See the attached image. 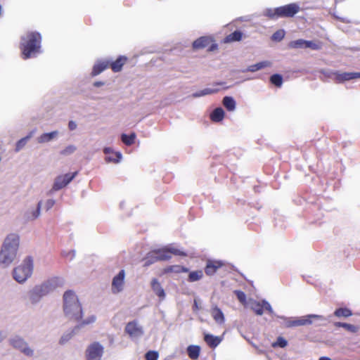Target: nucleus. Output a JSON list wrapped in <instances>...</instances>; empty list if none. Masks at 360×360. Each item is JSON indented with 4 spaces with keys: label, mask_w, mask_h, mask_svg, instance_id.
Here are the masks:
<instances>
[{
    "label": "nucleus",
    "mask_w": 360,
    "mask_h": 360,
    "mask_svg": "<svg viewBox=\"0 0 360 360\" xmlns=\"http://www.w3.org/2000/svg\"><path fill=\"white\" fill-rule=\"evenodd\" d=\"M33 132H30L27 136L18 140L15 143V151L19 152L26 145L27 141L32 138Z\"/></svg>",
    "instance_id": "32"
},
{
    "label": "nucleus",
    "mask_w": 360,
    "mask_h": 360,
    "mask_svg": "<svg viewBox=\"0 0 360 360\" xmlns=\"http://www.w3.org/2000/svg\"><path fill=\"white\" fill-rule=\"evenodd\" d=\"M300 11L298 3H290L274 8H266L263 11V15L272 20L281 18H292Z\"/></svg>",
    "instance_id": "7"
},
{
    "label": "nucleus",
    "mask_w": 360,
    "mask_h": 360,
    "mask_svg": "<svg viewBox=\"0 0 360 360\" xmlns=\"http://www.w3.org/2000/svg\"><path fill=\"white\" fill-rule=\"evenodd\" d=\"M104 84H105L104 82L96 81V82H94L93 86H95V87H100V86H103Z\"/></svg>",
    "instance_id": "56"
},
{
    "label": "nucleus",
    "mask_w": 360,
    "mask_h": 360,
    "mask_svg": "<svg viewBox=\"0 0 360 360\" xmlns=\"http://www.w3.org/2000/svg\"><path fill=\"white\" fill-rule=\"evenodd\" d=\"M34 269V261L31 256H27L22 263L13 269V279L18 283H24L31 277Z\"/></svg>",
    "instance_id": "8"
},
{
    "label": "nucleus",
    "mask_w": 360,
    "mask_h": 360,
    "mask_svg": "<svg viewBox=\"0 0 360 360\" xmlns=\"http://www.w3.org/2000/svg\"><path fill=\"white\" fill-rule=\"evenodd\" d=\"M188 268L180 265V273L188 272Z\"/></svg>",
    "instance_id": "57"
},
{
    "label": "nucleus",
    "mask_w": 360,
    "mask_h": 360,
    "mask_svg": "<svg viewBox=\"0 0 360 360\" xmlns=\"http://www.w3.org/2000/svg\"><path fill=\"white\" fill-rule=\"evenodd\" d=\"M332 15L334 18H335L338 20H340L342 22H344V23H351L352 22L351 20H349L347 18L340 17V15H337L335 13H333Z\"/></svg>",
    "instance_id": "52"
},
{
    "label": "nucleus",
    "mask_w": 360,
    "mask_h": 360,
    "mask_svg": "<svg viewBox=\"0 0 360 360\" xmlns=\"http://www.w3.org/2000/svg\"><path fill=\"white\" fill-rule=\"evenodd\" d=\"M42 206V200L37 202V207L34 209H29L25 214V217L28 221H34L37 219L41 214V210Z\"/></svg>",
    "instance_id": "22"
},
{
    "label": "nucleus",
    "mask_w": 360,
    "mask_h": 360,
    "mask_svg": "<svg viewBox=\"0 0 360 360\" xmlns=\"http://www.w3.org/2000/svg\"><path fill=\"white\" fill-rule=\"evenodd\" d=\"M96 320V317L95 315H91L84 320L80 319V321H77L78 323L76 325V329L79 330L80 328L85 326L94 323Z\"/></svg>",
    "instance_id": "36"
},
{
    "label": "nucleus",
    "mask_w": 360,
    "mask_h": 360,
    "mask_svg": "<svg viewBox=\"0 0 360 360\" xmlns=\"http://www.w3.org/2000/svg\"><path fill=\"white\" fill-rule=\"evenodd\" d=\"M334 326L336 327H342L345 328L347 330L355 333L358 331V327L347 323L344 322H335Z\"/></svg>",
    "instance_id": "37"
},
{
    "label": "nucleus",
    "mask_w": 360,
    "mask_h": 360,
    "mask_svg": "<svg viewBox=\"0 0 360 360\" xmlns=\"http://www.w3.org/2000/svg\"><path fill=\"white\" fill-rule=\"evenodd\" d=\"M41 35L37 31H29L21 36L20 49L22 58H35L41 53Z\"/></svg>",
    "instance_id": "1"
},
{
    "label": "nucleus",
    "mask_w": 360,
    "mask_h": 360,
    "mask_svg": "<svg viewBox=\"0 0 360 360\" xmlns=\"http://www.w3.org/2000/svg\"><path fill=\"white\" fill-rule=\"evenodd\" d=\"M65 283L62 277L51 278L39 285H36L28 292L30 301L32 304L40 302L42 297L55 290L57 288L61 287Z\"/></svg>",
    "instance_id": "3"
},
{
    "label": "nucleus",
    "mask_w": 360,
    "mask_h": 360,
    "mask_svg": "<svg viewBox=\"0 0 360 360\" xmlns=\"http://www.w3.org/2000/svg\"><path fill=\"white\" fill-rule=\"evenodd\" d=\"M125 278V271L121 269L117 275H115L112 281V292L117 294L123 290L124 283Z\"/></svg>",
    "instance_id": "13"
},
{
    "label": "nucleus",
    "mask_w": 360,
    "mask_h": 360,
    "mask_svg": "<svg viewBox=\"0 0 360 360\" xmlns=\"http://www.w3.org/2000/svg\"><path fill=\"white\" fill-rule=\"evenodd\" d=\"M234 294L240 302L244 303L246 302V295L243 291L236 290Z\"/></svg>",
    "instance_id": "46"
},
{
    "label": "nucleus",
    "mask_w": 360,
    "mask_h": 360,
    "mask_svg": "<svg viewBox=\"0 0 360 360\" xmlns=\"http://www.w3.org/2000/svg\"><path fill=\"white\" fill-rule=\"evenodd\" d=\"M210 44V45L209 46L207 49L208 51L212 52L218 49V44L217 43L212 41V43L211 42Z\"/></svg>",
    "instance_id": "53"
},
{
    "label": "nucleus",
    "mask_w": 360,
    "mask_h": 360,
    "mask_svg": "<svg viewBox=\"0 0 360 360\" xmlns=\"http://www.w3.org/2000/svg\"><path fill=\"white\" fill-rule=\"evenodd\" d=\"M104 353V347L99 342L91 343L86 349V360H101Z\"/></svg>",
    "instance_id": "10"
},
{
    "label": "nucleus",
    "mask_w": 360,
    "mask_h": 360,
    "mask_svg": "<svg viewBox=\"0 0 360 360\" xmlns=\"http://www.w3.org/2000/svg\"><path fill=\"white\" fill-rule=\"evenodd\" d=\"M243 32L240 30H235L224 39V43H231L234 41H239L243 38Z\"/></svg>",
    "instance_id": "28"
},
{
    "label": "nucleus",
    "mask_w": 360,
    "mask_h": 360,
    "mask_svg": "<svg viewBox=\"0 0 360 360\" xmlns=\"http://www.w3.org/2000/svg\"><path fill=\"white\" fill-rule=\"evenodd\" d=\"M271 63L268 60H263L255 64L249 65L246 69L243 70V72H255L264 68L270 66Z\"/></svg>",
    "instance_id": "27"
},
{
    "label": "nucleus",
    "mask_w": 360,
    "mask_h": 360,
    "mask_svg": "<svg viewBox=\"0 0 360 360\" xmlns=\"http://www.w3.org/2000/svg\"><path fill=\"white\" fill-rule=\"evenodd\" d=\"M210 314L214 321L218 325H223L225 323V316L222 310L217 305L214 304L210 309Z\"/></svg>",
    "instance_id": "20"
},
{
    "label": "nucleus",
    "mask_w": 360,
    "mask_h": 360,
    "mask_svg": "<svg viewBox=\"0 0 360 360\" xmlns=\"http://www.w3.org/2000/svg\"><path fill=\"white\" fill-rule=\"evenodd\" d=\"M77 174L78 172H75L57 176L54 179L51 191H58L66 187L77 176Z\"/></svg>",
    "instance_id": "11"
},
{
    "label": "nucleus",
    "mask_w": 360,
    "mask_h": 360,
    "mask_svg": "<svg viewBox=\"0 0 360 360\" xmlns=\"http://www.w3.org/2000/svg\"><path fill=\"white\" fill-rule=\"evenodd\" d=\"M252 309L257 315L262 316L264 314L262 300L261 302H255L253 304Z\"/></svg>",
    "instance_id": "40"
},
{
    "label": "nucleus",
    "mask_w": 360,
    "mask_h": 360,
    "mask_svg": "<svg viewBox=\"0 0 360 360\" xmlns=\"http://www.w3.org/2000/svg\"><path fill=\"white\" fill-rule=\"evenodd\" d=\"M109 63V68H111L112 72H119L122 70L124 65L128 60V58L125 56L120 55L115 60L112 58H108Z\"/></svg>",
    "instance_id": "15"
},
{
    "label": "nucleus",
    "mask_w": 360,
    "mask_h": 360,
    "mask_svg": "<svg viewBox=\"0 0 360 360\" xmlns=\"http://www.w3.org/2000/svg\"><path fill=\"white\" fill-rule=\"evenodd\" d=\"M124 204V202H120V207H121V208H122V207H123Z\"/></svg>",
    "instance_id": "58"
},
{
    "label": "nucleus",
    "mask_w": 360,
    "mask_h": 360,
    "mask_svg": "<svg viewBox=\"0 0 360 360\" xmlns=\"http://www.w3.org/2000/svg\"><path fill=\"white\" fill-rule=\"evenodd\" d=\"M109 63L110 61L108 60V58L97 60L93 65L91 75L92 77H96L100 75L108 68H109Z\"/></svg>",
    "instance_id": "17"
},
{
    "label": "nucleus",
    "mask_w": 360,
    "mask_h": 360,
    "mask_svg": "<svg viewBox=\"0 0 360 360\" xmlns=\"http://www.w3.org/2000/svg\"><path fill=\"white\" fill-rule=\"evenodd\" d=\"M104 154L106 155L105 161L107 162L120 163L122 159L121 152H114L110 147H105L103 150Z\"/></svg>",
    "instance_id": "16"
},
{
    "label": "nucleus",
    "mask_w": 360,
    "mask_h": 360,
    "mask_svg": "<svg viewBox=\"0 0 360 360\" xmlns=\"http://www.w3.org/2000/svg\"><path fill=\"white\" fill-rule=\"evenodd\" d=\"M203 276V273L201 270L192 271L189 272L188 276V281L195 282L200 280Z\"/></svg>",
    "instance_id": "38"
},
{
    "label": "nucleus",
    "mask_w": 360,
    "mask_h": 360,
    "mask_svg": "<svg viewBox=\"0 0 360 360\" xmlns=\"http://www.w3.org/2000/svg\"><path fill=\"white\" fill-rule=\"evenodd\" d=\"M20 245V237L18 234H8L2 244L0 250V264L6 268L9 266L15 259Z\"/></svg>",
    "instance_id": "2"
},
{
    "label": "nucleus",
    "mask_w": 360,
    "mask_h": 360,
    "mask_svg": "<svg viewBox=\"0 0 360 360\" xmlns=\"http://www.w3.org/2000/svg\"><path fill=\"white\" fill-rule=\"evenodd\" d=\"M159 354L157 351L149 350L145 354L146 360H158Z\"/></svg>",
    "instance_id": "45"
},
{
    "label": "nucleus",
    "mask_w": 360,
    "mask_h": 360,
    "mask_svg": "<svg viewBox=\"0 0 360 360\" xmlns=\"http://www.w3.org/2000/svg\"><path fill=\"white\" fill-rule=\"evenodd\" d=\"M187 353L190 359L195 360L200 356V347L195 345H189L187 347Z\"/></svg>",
    "instance_id": "30"
},
{
    "label": "nucleus",
    "mask_w": 360,
    "mask_h": 360,
    "mask_svg": "<svg viewBox=\"0 0 360 360\" xmlns=\"http://www.w3.org/2000/svg\"><path fill=\"white\" fill-rule=\"evenodd\" d=\"M285 30L281 29L276 31L271 35V39L275 41H281L285 37Z\"/></svg>",
    "instance_id": "42"
},
{
    "label": "nucleus",
    "mask_w": 360,
    "mask_h": 360,
    "mask_svg": "<svg viewBox=\"0 0 360 360\" xmlns=\"http://www.w3.org/2000/svg\"><path fill=\"white\" fill-rule=\"evenodd\" d=\"M3 341V338H2V335L1 333H0V343Z\"/></svg>",
    "instance_id": "59"
},
{
    "label": "nucleus",
    "mask_w": 360,
    "mask_h": 360,
    "mask_svg": "<svg viewBox=\"0 0 360 360\" xmlns=\"http://www.w3.org/2000/svg\"><path fill=\"white\" fill-rule=\"evenodd\" d=\"M224 265V262L222 260L207 259L205 267V273L207 276H213Z\"/></svg>",
    "instance_id": "14"
},
{
    "label": "nucleus",
    "mask_w": 360,
    "mask_h": 360,
    "mask_svg": "<svg viewBox=\"0 0 360 360\" xmlns=\"http://www.w3.org/2000/svg\"><path fill=\"white\" fill-rule=\"evenodd\" d=\"M58 134L59 132L57 130L43 133L37 138V142L39 143H45L51 142L57 137Z\"/></svg>",
    "instance_id": "25"
},
{
    "label": "nucleus",
    "mask_w": 360,
    "mask_h": 360,
    "mask_svg": "<svg viewBox=\"0 0 360 360\" xmlns=\"http://www.w3.org/2000/svg\"><path fill=\"white\" fill-rule=\"evenodd\" d=\"M172 254L182 257L186 256V253L181 250L172 246H165L150 251L143 259V266L148 267L158 261L168 260L172 257Z\"/></svg>",
    "instance_id": "6"
},
{
    "label": "nucleus",
    "mask_w": 360,
    "mask_h": 360,
    "mask_svg": "<svg viewBox=\"0 0 360 360\" xmlns=\"http://www.w3.org/2000/svg\"><path fill=\"white\" fill-rule=\"evenodd\" d=\"M56 204V200L53 199H48L44 204L46 211L50 210Z\"/></svg>",
    "instance_id": "51"
},
{
    "label": "nucleus",
    "mask_w": 360,
    "mask_h": 360,
    "mask_svg": "<svg viewBox=\"0 0 360 360\" xmlns=\"http://www.w3.org/2000/svg\"><path fill=\"white\" fill-rule=\"evenodd\" d=\"M262 303H263V307H264V311L266 310L271 315H274L276 316L272 307H271V305L270 304V303L266 300L265 299L262 300ZM278 316H279L278 315H276V317L278 318Z\"/></svg>",
    "instance_id": "47"
},
{
    "label": "nucleus",
    "mask_w": 360,
    "mask_h": 360,
    "mask_svg": "<svg viewBox=\"0 0 360 360\" xmlns=\"http://www.w3.org/2000/svg\"><path fill=\"white\" fill-rule=\"evenodd\" d=\"M78 329H76V326L72 328L70 332L64 333L59 340V344L63 345L68 342L72 336L78 332Z\"/></svg>",
    "instance_id": "34"
},
{
    "label": "nucleus",
    "mask_w": 360,
    "mask_h": 360,
    "mask_svg": "<svg viewBox=\"0 0 360 360\" xmlns=\"http://www.w3.org/2000/svg\"><path fill=\"white\" fill-rule=\"evenodd\" d=\"M310 49L311 50L317 51L321 49V45L311 40H306L304 49Z\"/></svg>",
    "instance_id": "44"
},
{
    "label": "nucleus",
    "mask_w": 360,
    "mask_h": 360,
    "mask_svg": "<svg viewBox=\"0 0 360 360\" xmlns=\"http://www.w3.org/2000/svg\"><path fill=\"white\" fill-rule=\"evenodd\" d=\"M212 41H214V39L212 36H202L193 41L192 48L194 50L202 49L207 47Z\"/></svg>",
    "instance_id": "19"
},
{
    "label": "nucleus",
    "mask_w": 360,
    "mask_h": 360,
    "mask_svg": "<svg viewBox=\"0 0 360 360\" xmlns=\"http://www.w3.org/2000/svg\"><path fill=\"white\" fill-rule=\"evenodd\" d=\"M338 70H323L321 72L327 77L331 78L335 81Z\"/></svg>",
    "instance_id": "48"
},
{
    "label": "nucleus",
    "mask_w": 360,
    "mask_h": 360,
    "mask_svg": "<svg viewBox=\"0 0 360 360\" xmlns=\"http://www.w3.org/2000/svg\"><path fill=\"white\" fill-rule=\"evenodd\" d=\"M335 82L337 83H343L354 79L360 78V72H344L337 71Z\"/></svg>",
    "instance_id": "18"
},
{
    "label": "nucleus",
    "mask_w": 360,
    "mask_h": 360,
    "mask_svg": "<svg viewBox=\"0 0 360 360\" xmlns=\"http://www.w3.org/2000/svg\"><path fill=\"white\" fill-rule=\"evenodd\" d=\"M305 43H306V39H299L291 41L288 44V47L290 49H304Z\"/></svg>",
    "instance_id": "39"
},
{
    "label": "nucleus",
    "mask_w": 360,
    "mask_h": 360,
    "mask_svg": "<svg viewBox=\"0 0 360 360\" xmlns=\"http://www.w3.org/2000/svg\"><path fill=\"white\" fill-rule=\"evenodd\" d=\"M224 83L223 82H220V83H217V84H223Z\"/></svg>",
    "instance_id": "60"
},
{
    "label": "nucleus",
    "mask_w": 360,
    "mask_h": 360,
    "mask_svg": "<svg viewBox=\"0 0 360 360\" xmlns=\"http://www.w3.org/2000/svg\"><path fill=\"white\" fill-rule=\"evenodd\" d=\"M204 341L207 344V345L211 348L217 347L222 341L223 338L220 336H216L210 333H204L203 337Z\"/></svg>",
    "instance_id": "23"
},
{
    "label": "nucleus",
    "mask_w": 360,
    "mask_h": 360,
    "mask_svg": "<svg viewBox=\"0 0 360 360\" xmlns=\"http://www.w3.org/2000/svg\"><path fill=\"white\" fill-rule=\"evenodd\" d=\"M8 343L13 349L20 352L27 357H32L34 354V349L29 346L28 342L20 335H11L8 339Z\"/></svg>",
    "instance_id": "9"
},
{
    "label": "nucleus",
    "mask_w": 360,
    "mask_h": 360,
    "mask_svg": "<svg viewBox=\"0 0 360 360\" xmlns=\"http://www.w3.org/2000/svg\"><path fill=\"white\" fill-rule=\"evenodd\" d=\"M127 333L131 338H139L143 335V330L136 321H129L127 323L125 328Z\"/></svg>",
    "instance_id": "12"
},
{
    "label": "nucleus",
    "mask_w": 360,
    "mask_h": 360,
    "mask_svg": "<svg viewBox=\"0 0 360 360\" xmlns=\"http://www.w3.org/2000/svg\"><path fill=\"white\" fill-rule=\"evenodd\" d=\"M199 306H198V300L196 299H194L193 300V311L194 312H195L196 311H198L199 309Z\"/></svg>",
    "instance_id": "55"
},
{
    "label": "nucleus",
    "mask_w": 360,
    "mask_h": 360,
    "mask_svg": "<svg viewBox=\"0 0 360 360\" xmlns=\"http://www.w3.org/2000/svg\"><path fill=\"white\" fill-rule=\"evenodd\" d=\"M219 91L217 88H205L203 89L199 90L192 94V97L193 98H199L202 96H205L210 94H216Z\"/></svg>",
    "instance_id": "29"
},
{
    "label": "nucleus",
    "mask_w": 360,
    "mask_h": 360,
    "mask_svg": "<svg viewBox=\"0 0 360 360\" xmlns=\"http://www.w3.org/2000/svg\"><path fill=\"white\" fill-rule=\"evenodd\" d=\"M151 288L153 292L160 298V300H165L166 294L164 288L162 287L158 278H153L150 282Z\"/></svg>",
    "instance_id": "21"
},
{
    "label": "nucleus",
    "mask_w": 360,
    "mask_h": 360,
    "mask_svg": "<svg viewBox=\"0 0 360 360\" xmlns=\"http://www.w3.org/2000/svg\"><path fill=\"white\" fill-rule=\"evenodd\" d=\"M68 128L70 130L73 131L77 128V124L75 121L70 120L68 122Z\"/></svg>",
    "instance_id": "54"
},
{
    "label": "nucleus",
    "mask_w": 360,
    "mask_h": 360,
    "mask_svg": "<svg viewBox=\"0 0 360 360\" xmlns=\"http://www.w3.org/2000/svg\"><path fill=\"white\" fill-rule=\"evenodd\" d=\"M76 255V251L75 250H71L68 252L63 251L62 252V256L66 258H70V260H72Z\"/></svg>",
    "instance_id": "49"
},
{
    "label": "nucleus",
    "mask_w": 360,
    "mask_h": 360,
    "mask_svg": "<svg viewBox=\"0 0 360 360\" xmlns=\"http://www.w3.org/2000/svg\"><path fill=\"white\" fill-rule=\"evenodd\" d=\"M269 82L276 87H281L283 83V78L281 74L275 73L270 76Z\"/></svg>",
    "instance_id": "33"
},
{
    "label": "nucleus",
    "mask_w": 360,
    "mask_h": 360,
    "mask_svg": "<svg viewBox=\"0 0 360 360\" xmlns=\"http://www.w3.org/2000/svg\"><path fill=\"white\" fill-rule=\"evenodd\" d=\"M222 105L229 112H233L236 109V101L231 96H225L222 99Z\"/></svg>",
    "instance_id": "26"
},
{
    "label": "nucleus",
    "mask_w": 360,
    "mask_h": 360,
    "mask_svg": "<svg viewBox=\"0 0 360 360\" xmlns=\"http://www.w3.org/2000/svg\"><path fill=\"white\" fill-rule=\"evenodd\" d=\"M278 319L285 321V326L286 328H293L300 326L310 325L313 323V319L316 320V326H326L331 321L333 315L330 314L327 316L318 314H308L301 317L288 318L286 316H278Z\"/></svg>",
    "instance_id": "5"
},
{
    "label": "nucleus",
    "mask_w": 360,
    "mask_h": 360,
    "mask_svg": "<svg viewBox=\"0 0 360 360\" xmlns=\"http://www.w3.org/2000/svg\"><path fill=\"white\" fill-rule=\"evenodd\" d=\"M225 117V111L221 107L214 108L210 114V120L214 122H221Z\"/></svg>",
    "instance_id": "24"
},
{
    "label": "nucleus",
    "mask_w": 360,
    "mask_h": 360,
    "mask_svg": "<svg viewBox=\"0 0 360 360\" xmlns=\"http://www.w3.org/2000/svg\"><path fill=\"white\" fill-rule=\"evenodd\" d=\"M352 315V311L347 307H340L335 310L334 316L337 317H349Z\"/></svg>",
    "instance_id": "35"
},
{
    "label": "nucleus",
    "mask_w": 360,
    "mask_h": 360,
    "mask_svg": "<svg viewBox=\"0 0 360 360\" xmlns=\"http://www.w3.org/2000/svg\"><path fill=\"white\" fill-rule=\"evenodd\" d=\"M165 273L175 272L180 273V265H172L165 269Z\"/></svg>",
    "instance_id": "50"
},
{
    "label": "nucleus",
    "mask_w": 360,
    "mask_h": 360,
    "mask_svg": "<svg viewBox=\"0 0 360 360\" xmlns=\"http://www.w3.org/2000/svg\"><path fill=\"white\" fill-rule=\"evenodd\" d=\"M77 150V147L74 145H69L63 150L60 151V154L63 156H68L74 153Z\"/></svg>",
    "instance_id": "43"
},
{
    "label": "nucleus",
    "mask_w": 360,
    "mask_h": 360,
    "mask_svg": "<svg viewBox=\"0 0 360 360\" xmlns=\"http://www.w3.org/2000/svg\"><path fill=\"white\" fill-rule=\"evenodd\" d=\"M288 345V341L282 336L277 338L276 340L272 343L273 347L284 348Z\"/></svg>",
    "instance_id": "41"
},
{
    "label": "nucleus",
    "mask_w": 360,
    "mask_h": 360,
    "mask_svg": "<svg viewBox=\"0 0 360 360\" xmlns=\"http://www.w3.org/2000/svg\"><path fill=\"white\" fill-rule=\"evenodd\" d=\"M120 138L122 143H124L126 146H130L135 143L136 135L134 132H132L130 134L123 133L121 134Z\"/></svg>",
    "instance_id": "31"
},
{
    "label": "nucleus",
    "mask_w": 360,
    "mask_h": 360,
    "mask_svg": "<svg viewBox=\"0 0 360 360\" xmlns=\"http://www.w3.org/2000/svg\"><path fill=\"white\" fill-rule=\"evenodd\" d=\"M63 311L70 320L79 321L83 316V310L78 297L72 290H68L63 295Z\"/></svg>",
    "instance_id": "4"
}]
</instances>
